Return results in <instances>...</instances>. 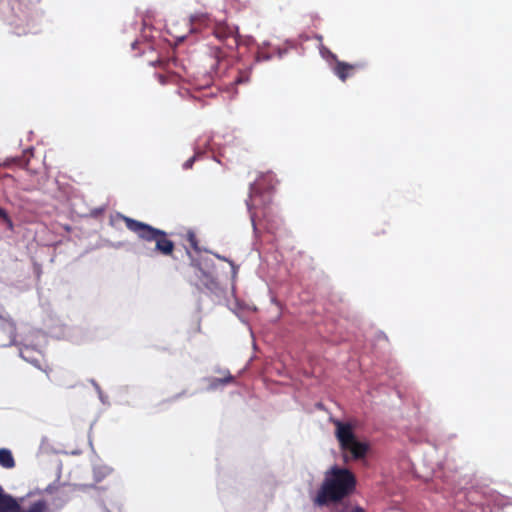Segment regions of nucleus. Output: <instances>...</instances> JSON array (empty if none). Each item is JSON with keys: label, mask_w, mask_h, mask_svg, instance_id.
Instances as JSON below:
<instances>
[{"label": "nucleus", "mask_w": 512, "mask_h": 512, "mask_svg": "<svg viewBox=\"0 0 512 512\" xmlns=\"http://www.w3.org/2000/svg\"><path fill=\"white\" fill-rule=\"evenodd\" d=\"M212 34L220 44H207L204 66L207 72L205 85L210 86L215 78H221L231 65V54L238 47V29L226 22H216Z\"/></svg>", "instance_id": "obj_1"}, {"label": "nucleus", "mask_w": 512, "mask_h": 512, "mask_svg": "<svg viewBox=\"0 0 512 512\" xmlns=\"http://www.w3.org/2000/svg\"><path fill=\"white\" fill-rule=\"evenodd\" d=\"M356 477L347 468L332 466L326 473L323 483L314 498L318 506L338 502L350 495L356 487Z\"/></svg>", "instance_id": "obj_2"}, {"label": "nucleus", "mask_w": 512, "mask_h": 512, "mask_svg": "<svg viewBox=\"0 0 512 512\" xmlns=\"http://www.w3.org/2000/svg\"><path fill=\"white\" fill-rule=\"evenodd\" d=\"M335 436L339 443L344 463L364 459L370 449L368 442L360 441L348 422L339 420L334 422Z\"/></svg>", "instance_id": "obj_3"}, {"label": "nucleus", "mask_w": 512, "mask_h": 512, "mask_svg": "<svg viewBox=\"0 0 512 512\" xmlns=\"http://www.w3.org/2000/svg\"><path fill=\"white\" fill-rule=\"evenodd\" d=\"M122 220L126 228L135 233L139 240L143 242H155V252L164 256H171L173 254L175 245L173 241L168 239V235L164 230L127 216H122Z\"/></svg>", "instance_id": "obj_4"}, {"label": "nucleus", "mask_w": 512, "mask_h": 512, "mask_svg": "<svg viewBox=\"0 0 512 512\" xmlns=\"http://www.w3.org/2000/svg\"><path fill=\"white\" fill-rule=\"evenodd\" d=\"M48 509V503L43 499L34 501L28 508H24L16 498L6 493L0 486V512H47Z\"/></svg>", "instance_id": "obj_5"}, {"label": "nucleus", "mask_w": 512, "mask_h": 512, "mask_svg": "<svg viewBox=\"0 0 512 512\" xmlns=\"http://www.w3.org/2000/svg\"><path fill=\"white\" fill-rule=\"evenodd\" d=\"M360 68H362L361 64H349L347 62L337 60L333 67V71H334L335 75L341 81L344 82L349 77L353 76L354 72Z\"/></svg>", "instance_id": "obj_6"}, {"label": "nucleus", "mask_w": 512, "mask_h": 512, "mask_svg": "<svg viewBox=\"0 0 512 512\" xmlns=\"http://www.w3.org/2000/svg\"><path fill=\"white\" fill-rule=\"evenodd\" d=\"M0 465L7 469L15 466V460L10 450L5 448L0 449Z\"/></svg>", "instance_id": "obj_7"}, {"label": "nucleus", "mask_w": 512, "mask_h": 512, "mask_svg": "<svg viewBox=\"0 0 512 512\" xmlns=\"http://www.w3.org/2000/svg\"><path fill=\"white\" fill-rule=\"evenodd\" d=\"M31 156H33V150L32 149L25 150L23 153V156L21 158L15 159V162H17V164L20 167L25 168L26 170L30 171L33 174H36L37 172L35 170L31 169L29 166V164H30L29 157H31Z\"/></svg>", "instance_id": "obj_8"}, {"label": "nucleus", "mask_w": 512, "mask_h": 512, "mask_svg": "<svg viewBox=\"0 0 512 512\" xmlns=\"http://www.w3.org/2000/svg\"><path fill=\"white\" fill-rule=\"evenodd\" d=\"M158 81L162 84H168V83H176L178 81V76L176 73L172 72H159L156 74Z\"/></svg>", "instance_id": "obj_9"}, {"label": "nucleus", "mask_w": 512, "mask_h": 512, "mask_svg": "<svg viewBox=\"0 0 512 512\" xmlns=\"http://www.w3.org/2000/svg\"><path fill=\"white\" fill-rule=\"evenodd\" d=\"M233 381H234V377L231 375H228L224 378H213L210 381L209 388L214 390V389H217L221 385H225V384L231 383Z\"/></svg>", "instance_id": "obj_10"}, {"label": "nucleus", "mask_w": 512, "mask_h": 512, "mask_svg": "<svg viewBox=\"0 0 512 512\" xmlns=\"http://www.w3.org/2000/svg\"><path fill=\"white\" fill-rule=\"evenodd\" d=\"M186 240L189 242L190 244V247L195 250V251H199V246H198V239L195 235V233L193 231H188L187 234H186Z\"/></svg>", "instance_id": "obj_11"}, {"label": "nucleus", "mask_w": 512, "mask_h": 512, "mask_svg": "<svg viewBox=\"0 0 512 512\" xmlns=\"http://www.w3.org/2000/svg\"><path fill=\"white\" fill-rule=\"evenodd\" d=\"M271 59V55L268 54L266 51H264L263 49H259L256 53V56H255V60L257 62H262V61H268Z\"/></svg>", "instance_id": "obj_12"}, {"label": "nucleus", "mask_w": 512, "mask_h": 512, "mask_svg": "<svg viewBox=\"0 0 512 512\" xmlns=\"http://www.w3.org/2000/svg\"><path fill=\"white\" fill-rule=\"evenodd\" d=\"M0 218H2L7 223L8 227L10 229L13 228L12 220L10 219V217H9L8 213L6 212V210L1 208V207H0Z\"/></svg>", "instance_id": "obj_13"}, {"label": "nucleus", "mask_w": 512, "mask_h": 512, "mask_svg": "<svg viewBox=\"0 0 512 512\" xmlns=\"http://www.w3.org/2000/svg\"><path fill=\"white\" fill-rule=\"evenodd\" d=\"M262 179L265 180V181L267 180V182H268V185L266 187L267 189L274 188L273 182H274L275 179H274V175L272 173L269 172V173L263 175Z\"/></svg>", "instance_id": "obj_14"}, {"label": "nucleus", "mask_w": 512, "mask_h": 512, "mask_svg": "<svg viewBox=\"0 0 512 512\" xmlns=\"http://www.w3.org/2000/svg\"><path fill=\"white\" fill-rule=\"evenodd\" d=\"M195 159H196V156L190 157L187 161L184 162L183 168L186 169V170L187 169H191L193 164H194V162H195Z\"/></svg>", "instance_id": "obj_15"}, {"label": "nucleus", "mask_w": 512, "mask_h": 512, "mask_svg": "<svg viewBox=\"0 0 512 512\" xmlns=\"http://www.w3.org/2000/svg\"><path fill=\"white\" fill-rule=\"evenodd\" d=\"M247 206H248L249 211L251 213V219L254 222L255 213L252 211V206H253V197H252V195L250 196L249 201H247Z\"/></svg>", "instance_id": "obj_16"}, {"label": "nucleus", "mask_w": 512, "mask_h": 512, "mask_svg": "<svg viewBox=\"0 0 512 512\" xmlns=\"http://www.w3.org/2000/svg\"><path fill=\"white\" fill-rule=\"evenodd\" d=\"M248 81V76H239L237 79H236V83H245Z\"/></svg>", "instance_id": "obj_17"}, {"label": "nucleus", "mask_w": 512, "mask_h": 512, "mask_svg": "<svg viewBox=\"0 0 512 512\" xmlns=\"http://www.w3.org/2000/svg\"><path fill=\"white\" fill-rule=\"evenodd\" d=\"M351 512H365V510L360 506H356L351 510Z\"/></svg>", "instance_id": "obj_18"}, {"label": "nucleus", "mask_w": 512, "mask_h": 512, "mask_svg": "<svg viewBox=\"0 0 512 512\" xmlns=\"http://www.w3.org/2000/svg\"><path fill=\"white\" fill-rule=\"evenodd\" d=\"M334 512H347L346 508L336 509Z\"/></svg>", "instance_id": "obj_19"}, {"label": "nucleus", "mask_w": 512, "mask_h": 512, "mask_svg": "<svg viewBox=\"0 0 512 512\" xmlns=\"http://www.w3.org/2000/svg\"><path fill=\"white\" fill-rule=\"evenodd\" d=\"M255 189L254 185L251 186V192Z\"/></svg>", "instance_id": "obj_20"}]
</instances>
